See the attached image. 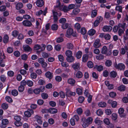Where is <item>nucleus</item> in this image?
I'll return each mask as SVG.
<instances>
[{
    "label": "nucleus",
    "mask_w": 128,
    "mask_h": 128,
    "mask_svg": "<svg viewBox=\"0 0 128 128\" xmlns=\"http://www.w3.org/2000/svg\"><path fill=\"white\" fill-rule=\"evenodd\" d=\"M101 52L103 54H106V55L109 56L111 54L112 51L109 48L108 49L107 47L104 46L102 48Z\"/></svg>",
    "instance_id": "f257e3e1"
},
{
    "label": "nucleus",
    "mask_w": 128,
    "mask_h": 128,
    "mask_svg": "<svg viewBox=\"0 0 128 128\" xmlns=\"http://www.w3.org/2000/svg\"><path fill=\"white\" fill-rule=\"evenodd\" d=\"M114 66L116 68L121 70H124L125 67L124 64L122 63H119L118 65L116 63H115L114 64Z\"/></svg>",
    "instance_id": "f03ea898"
},
{
    "label": "nucleus",
    "mask_w": 128,
    "mask_h": 128,
    "mask_svg": "<svg viewBox=\"0 0 128 128\" xmlns=\"http://www.w3.org/2000/svg\"><path fill=\"white\" fill-rule=\"evenodd\" d=\"M66 94L67 96L70 97L71 96H74L76 93L75 92H71L70 89L66 88Z\"/></svg>",
    "instance_id": "7ed1b4c3"
},
{
    "label": "nucleus",
    "mask_w": 128,
    "mask_h": 128,
    "mask_svg": "<svg viewBox=\"0 0 128 128\" xmlns=\"http://www.w3.org/2000/svg\"><path fill=\"white\" fill-rule=\"evenodd\" d=\"M100 40L98 39L96 40L94 43L93 46L95 48H98L101 46Z\"/></svg>",
    "instance_id": "20e7f679"
},
{
    "label": "nucleus",
    "mask_w": 128,
    "mask_h": 128,
    "mask_svg": "<svg viewBox=\"0 0 128 128\" xmlns=\"http://www.w3.org/2000/svg\"><path fill=\"white\" fill-rule=\"evenodd\" d=\"M34 113L33 110L29 109L28 110L25 111L24 112L25 116L27 117H30V116L31 115L33 114Z\"/></svg>",
    "instance_id": "39448f33"
},
{
    "label": "nucleus",
    "mask_w": 128,
    "mask_h": 128,
    "mask_svg": "<svg viewBox=\"0 0 128 128\" xmlns=\"http://www.w3.org/2000/svg\"><path fill=\"white\" fill-rule=\"evenodd\" d=\"M44 87H41L40 88H37L34 89V90L33 92L35 94H39L40 92H43L44 90Z\"/></svg>",
    "instance_id": "423d86ee"
},
{
    "label": "nucleus",
    "mask_w": 128,
    "mask_h": 128,
    "mask_svg": "<svg viewBox=\"0 0 128 128\" xmlns=\"http://www.w3.org/2000/svg\"><path fill=\"white\" fill-rule=\"evenodd\" d=\"M22 23L23 25L26 26L30 27L32 25V24L31 22L30 21L27 20L24 21Z\"/></svg>",
    "instance_id": "0eeeda50"
},
{
    "label": "nucleus",
    "mask_w": 128,
    "mask_h": 128,
    "mask_svg": "<svg viewBox=\"0 0 128 128\" xmlns=\"http://www.w3.org/2000/svg\"><path fill=\"white\" fill-rule=\"evenodd\" d=\"M8 123V121L7 119L3 120L2 122V125L1 127L2 128H4L6 127V125Z\"/></svg>",
    "instance_id": "6e6552de"
},
{
    "label": "nucleus",
    "mask_w": 128,
    "mask_h": 128,
    "mask_svg": "<svg viewBox=\"0 0 128 128\" xmlns=\"http://www.w3.org/2000/svg\"><path fill=\"white\" fill-rule=\"evenodd\" d=\"M73 30L71 28H70L67 30L66 36L68 38H70V36L73 33Z\"/></svg>",
    "instance_id": "1a4fd4ad"
},
{
    "label": "nucleus",
    "mask_w": 128,
    "mask_h": 128,
    "mask_svg": "<svg viewBox=\"0 0 128 128\" xmlns=\"http://www.w3.org/2000/svg\"><path fill=\"white\" fill-rule=\"evenodd\" d=\"M103 30L104 32H110L112 29V27L110 26H105L103 27Z\"/></svg>",
    "instance_id": "9d476101"
},
{
    "label": "nucleus",
    "mask_w": 128,
    "mask_h": 128,
    "mask_svg": "<svg viewBox=\"0 0 128 128\" xmlns=\"http://www.w3.org/2000/svg\"><path fill=\"white\" fill-rule=\"evenodd\" d=\"M36 4L38 6L41 7L44 4V2L43 0H38L36 2Z\"/></svg>",
    "instance_id": "9b49d317"
},
{
    "label": "nucleus",
    "mask_w": 128,
    "mask_h": 128,
    "mask_svg": "<svg viewBox=\"0 0 128 128\" xmlns=\"http://www.w3.org/2000/svg\"><path fill=\"white\" fill-rule=\"evenodd\" d=\"M23 48L26 52H30L32 50V48L28 45H26L23 46Z\"/></svg>",
    "instance_id": "f8f14e48"
},
{
    "label": "nucleus",
    "mask_w": 128,
    "mask_h": 128,
    "mask_svg": "<svg viewBox=\"0 0 128 128\" xmlns=\"http://www.w3.org/2000/svg\"><path fill=\"white\" fill-rule=\"evenodd\" d=\"M45 75L46 77L48 78L49 79L52 78L53 76L52 73L49 71L47 72L45 74Z\"/></svg>",
    "instance_id": "ddd939ff"
},
{
    "label": "nucleus",
    "mask_w": 128,
    "mask_h": 128,
    "mask_svg": "<svg viewBox=\"0 0 128 128\" xmlns=\"http://www.w3.org/2000/svg\"><path fill=\"white\" fill-rule=\"evenodd\" d=\"M67 82L69 84L73 86L74 84L76 81L74 79L72 78H70L68 80Z\"/></svg>",
    "instance_id": "4468645a"
},
{
    "label": "nucleus",
    "mask_w": 128,
    "mask_h": 128,
    "mask_svg": "<svg viewBox=\"0 0 128 128\" xmlns=\"http://www.w3.org/2000/svg\"><path fill=\"white\" fill-rule=\"evenodd\" d=\"M57 112V110L55 108H50L48 109V112L51 114H55Z\"/></svg>",
    "instance_id": "2eb2a0df"
},
{
    "label": "nucleus",
    "mask_w": 128,
    "mask_h": 128,
    "mask_svg": "<svg viewBox=\"0 0 128 128\" xmlns=\"http://www.w3.org/2000/svg\"><path fill=\"white\" fill-rule=\"evenodd\" d=\"M55 8H58L59 10H61L62 6H61L59 0H58L57 2L56 5L55 6Z\"/></svg>",
    "instance_id": "dca6fc26"
},
{
    "label": "nucleus",
    "mask_w": 128,
    "mask_h": 128,
    "mask_svg": "<svg viewBox=\"0 0 128 128\" xmlns=\"http://www.w3.org/2000/svg\"><path fill=\"white\" fill-rule=\"evenodd\" d=\"M80 12V10L78 8H76L74 9L72 11V15H75L77 14Z\"/></svg>",
    "instance_id": "f3484780"
},
{
    "label": "nucleus",
    "mask_w": 128,
    "mask_h": 128,
    "mask_svg": "<svg viewBox=\"0 0 128 128\" xmlns=\"http://www.w3.org/2000/svg\"><path fill=\"white\" fill-rule=\"evenodd\" d=\"M105 64L106 66L110 67L112 65V62L110 60H107L106 61Z\"/></svg>",
    "instance_id": "a211bd4d"
},
{
    "label": "nucleus",
    "mask_w": 128,
    "mask_h": 128,
    "mask_svg": "<svg viewBox=\"0 0 128 128\" xmlns=\"http://www.w3.org/2000/svg\"><path fill=\"white\" fill-rule=\"evenodd\" d=\"M94 68H96L98 70L99 72L102 70L103 69V66L101 65L99 66L96 65L94 66Z\"/></svg>",
    "instance_id": "6ab92c4d"
},
{
    "label": "nucleus",
    "mask_w": 128,
    "mask_h": 128,
    "mask_svg": "<svg viewBox=\"0 0 128 128\" xmlns=\"http://www.w3.org/2000/svg\"><path fill=\"white\" fill-rule=\"evenodd\" d=\"M66 59L67 61L69 62H72L74 60V57L73 56L67 57Z\"/></svg>",
    "instance_id": "aec40b11"
},
{
    "label": "nucleus",
    "mask_w": 128,
    "mask_h": 128,
    "mask_svg": "<svg viewBox=\"0 0 128 128\" xmlns=\"http://www.w3.org/2000/svg\"><path fill=\"white\" fill-rule=\"evenodd\" d=\"M117 75V73L116 72L114 71L111 72L110 76L112 78H114L116 77Z\"/></svg>",
    "instance_id": "412c9836"
},
{
    "label": "nucleus",
    "mask_w": 128,
    "mask_h": 128,
    "mask_svg": "<svg viewBox=\"0 0 128 128\" xmlns=\"http://www.w3.org/2000/svg\"><path fill=\"white\" fill-rule=\"evenodd\" d=\"M79 67L80 64L79 63H76L72 65V68L75 70L78 69Z\"/></svg>",
    "instance_id": "4be33fe9"
},
{
    "label": "nucleus",
    "mask_w": 128,
    "mask_h": 128,
    "mask_svg": "<svg viewBox=\"0 0 128 128\" xmlns=\"http://www.w3.org/2000/svg\"><path fill=\"white\" fill-rule=\"evenodd\" d=\"M88 59V56L87 54H84L83 56L82 57V61L83 62H86Z\"/></svg>",
    "instance_id": "5701e85b"
},
{
    "label": "nucleus",
    "mask_w": 128,
    "mask_h": 128,
    "mask_svg": "<svg viewBox=\"0 0 128 128\" xmlns=\"http://www.w3.org/2000/svg\"><path fill=\"white\" fill-rule=\"evenodd\" d=\"M23 5L22 3L19 2L18 3L16 6V8L17 10H20L23 7Z\"/></svg>",
    "instance_id": "b1692460"
},
{
    "label": "nucleus",
    "mask_w": 128,
    "mask_h": 128,
    "mask_svg": "<svg viewBox=\"0 0 128 128\" xmlns=\"http://www.w3.org/2000/svg\"><path fill=\"white\" fill-rule=\"evenodd\" d=\"M96 31L94 29L90 30L88 32V34L90 36H92L95 34Z\"/></svg>",
    "instance_id": "393cba45"
},
{
    "label": "nucleus",
    "mask_w": 128,
    "mask_h": 128,
    "mask_svg": "<svg viewBox=\"0 0 128 128\" xmlns=\"http://www.w3.org/2000/svg\"><path fill=\"white\" fill-rule=\"evenodd\" d=\"M8 36L7 35H5L3 38V42L5 44L7 43L8 41Z\"/></svg>",
    "instance_id": "a878e982"
},
{
    "label": "nucleus",
    "mask_w": 128,
    "mask_h": 128,
    "mask_svg": "<svg viewBox=\"0 0 128 128\" xmlns=\"http://www.w3.org/2000/svg\"><path fill=\"white\" fill-rule=\"evenodd\" d=\"M66 54L67 57L72 56V52L70 50H68L66 52Z\"/></svg>",
    "instance_id": "bb28decb"
},
{
    "label": "nucleus",
    "mask_w": 128,
    "mask_h": 128,
    "mask_svg": "<svg viewBox=\"0 0 128 128\" xmlns=\"http://www.w3.org/2000/svg\"><path fill=\"white\" fill-rule=\"evenodd\" d=\"M76 77L78 78H81L82 76V73L80 71H78L76 74Z\"/></svg>",
    "instance_id": "cd10ccee"
},
{
    "label": "nucleus",
    "mask_w": 128,
    "mask_h": 128,
    "mask_svg": "<svg viewBox=\"0 0 128 128\" xmlns=\"http://www.w3.org/2000/svg\"><path fill=\"white\" fill-rule=\"evenodd\" d=\"M78 32L82 34H84L86 32V30L85 28L83 27L81 28L80 30V32Z\"/></svg>",
    "instance_id": "c85d7f7f"
},
{
    "label": "nucleus",
    "mask_w": 128,
    "mask_h": 128,
    "mask_svg": "<svg viewBox=\"0 0 128 128\" xmlns=\"http://www.w3.org/2000/svg\"><path fill=\"white\" fill-rule=\"evenodd\" d=\"M74 27L77 30L78 32H80V30L81 28V26L79 23H76L74 25Z\"/></svg>",
    "instance_id": "c756f323"
},
{
    "label": "nucleus",
    "mask_w": 128,
    "mask_h": 128,
    "mask_svg": "<svg viewBox=\"0 0 128 128\" xmlns=\"http://www.w3.org/2000/svg\"><path fill=\"white\" fill-rule=\"evenodd\" d=\"M98 106L101 107H105L106 106V104L104 102H101L98 104Z\"/></svg>",
    "instance_id": "7c9ffc66"
},
{
    "label": "nucleus",
    "mask_w": 128,
    "mask_h": 128,
    "mask_svg": "<svg viewBox=\"0 0 128 128\" xmlns=\"http://www.w3.org/2000/svg\"><path fill=\"white\" fill-rule=\"evenodd\" d=\"M62 8L61 10H63L65 12H67L70 10L68 6H64L63 7L62 6Z\"/></svg>",
    "instance_id": "2f4dec72"
},
{
    "label": "nucleus",
    "mask_w": 128,
    "mask_h": 128,
    "mask_svg": "<svg viewBox=\"0 0 128 128\" xmlns=\"http://www.w3.org/2000/svg\"><path fill=\"white\" fill-rule=\"evenodd\" d=\"M115 9L116 10L120 12H122V8L121 6L118 5L116 6Z\"/></svg>",
    "instance_id": "473e14b6"
},
{
    "label": "nucleus",
    "mask_w": 128,
    "mask_h": 128,
    "mask_svg": "<svg viewBox=\"0 0 128 128\" xmlns=\"http://www.w3.org/2000/svg\"><path fill=\"white\" fill-rule=\"evenodd\" d=\"M88 67L90 68H92L94 66L93 63L91 61H88L87 63Z\"/></svg>",
    "instance_id": "72a5a7b5"
},
{
    "label": "nucleus",
    "mask_w": 128,
    "mask_h": 128,
    "mask_svg": "<svg viewBox=\"0 0 128 128\" xmlns=\"http://www.w3.org/2000/svg\"><path fill=\"white\" fill-rule=\"evenodd\" d=\"M118 89L120 91H124L125 90V87L124 86L122 85L118 88Z\"/></svg>",
    "instance_id": "f704fd0d"
},
{
    "label": "nucleus",
    "mask_w": 128,
    "mask_h": 128,
    "mask_svg": "<svg viewBox=\"0 0 128 128\" xmlns=\"http://www.w3.org/2000/svg\"><path fill=\"white\" fill-rule=\"evenodd\" d=\"M82 55V52L81 51H79L77 53L76 57L78 59H80L81 58Z\"/></svg>",
    "instance_id": "c9c22d12"
},
{
    "label": "nucleus",
    "mask_w": 128,
    "mask_h": 128,
    "mask_svg": "<svg viewBox=\"0 0 128 128\" xmlns=\"http://www.w3.org/2000/svg\"><path fill=\"white\" fill-rule=\"evenodd\" d=\"M41 96L42 98L44 99H46L48 96L47 94L44 92L41 94Z\"/></svg>",
    "instance_id": "e433bc0d"
},
{
    "label": "nucleus",
    "mask_w": 128,
    "mask_h": 128,
    "mask_svg": "<svg viewBox=\"0 0 128 128\" xmlns=\"http://www.w3.org/2000/svg\"><path fill=\"white\" fill-rule=\"evenodd\" d=\"M126 25V24L125 23H123V24L120 23L118 25L119 28H121L124 30H125V26Z\"/></svg>",
    "instance_id": "4c0bfd02"
},
{
    "label": "nucleus",
    "mask_w": 128,
    "mask_h": 128,
    "mask_svg": "<svg viewBox=\"0 0 128 128\" xmlns=\"http://www.w3.org/2000/svg\"><path fill=\"white\" fill-rule=\"evenodd\" d=\"M86 118H84L83 119V120H84L83 123L82 124V126L84 128H85L89 124L87 122H86Z\"/></svg>",
    "instance_id": "58836bf2"
},
{
    "label": "nucleus",
    "mask_w": 128,
    "mask_h": 128,
    "mask_svg": "<svg viewBox=\"0 0 128 128\" xmlns=\"http://www.w3.org/2000/svg\"><path fill=\"white\" fill-rule=\"evenodd\" d=\"M74 46L72 44L70 43H68L67 45V47L68 48L70 49H72Z\"/></svg>",
    "instance_id": "ea45409f"
},
{
    "label": "nucleus",
    "mask_w": 128,
    "mask_h": 128,
    "mask_svg": "<svg viewBox=\"0 0 128 128\" xmlns=\"http://www.w3.org/2000/svg\"><path fill=\"white\" fill-rule=\"evenodd\" d=\"M51 28L53 30H56L58 28V26L56 24H54L52 26Z\"/></svg>",
    "instance_id": "a19ab883"
},
{
    "label": "nucleus",
    "mask_w": 128,
    "mask_h": 128,
    "mask_svg": "<svg viewBox=\"0 0 128 128\" xmlns=\"http://www.w3.org/2000/svg\"><path fill=\"white\" fill-rule=\"evenodd\" d=\"M97 59L98 60H101L103 59L104 58V56L102 54H100L96 57Z\"/></svg>",
    "instance_id": "79ce46f5"
},
{
    "label": "nucleus",
    "mask_w": 128,
    "mask_h": 128,
    "mask_svg": "<svg viewBox=\"0 0 128 128\" xmlns=\"http://www.w3.org/2000/svg\"><path fill=\"white\" fill-rule=\"evenodd\" d=\"M2 107L4 110L6 109L8 107V105L5 103H4L2 105Z\"/></svg>",
    "instance_id": "37998d69"
},
{
    "label": "nucleus",
    "mask_w": 128,
    "mask_h": 128,
    "mask_svg": "<svg viewBox=\"0 0 128 128\" xmlns=\"http://www.w3.org/2000/svg\"><path fill=\"white\" fill-rule=\"evenodd\" d=\"M85 120L86 121V122H87L89 124H91L92 121V118L91 117H89L87 119H86Z\"/></svg>",
    "instance_id": "c03bdc74"
},
{
    "label": "nucleus",
    "mask_w": 128,
    "mask_h": 128,
    "mask_svg": "<svg viewBox=\"0 0 128 128\" xmlns=\"http://www.w3.org/2000/svg\"><path fill=\"white\" fill-rule=\"evenodd\" d=\"M41 47L40 48H41V50L40 51H37V52L38 53H40L41 52V51H42L44 50L46 46L45 44H42L41 45Z\"/></svg>",
    "instance_id": "a18cd8bd"
},
{
    "label": "nucleus",
    "mask_w": 128,
    "mask_h": 128,
    "mask_svg": "<svg viewBox=\"0 0 128 128\" xmlns=\"http://www.w3.org/2000/svg\"><path fill=\"white\" fill-rule=\"evenodd\" d=\"M18 34V31L15 30L12 32V35L13 36L16 37L17 36Z\"/></svg>",
    "instance_id": "49530a36"
},
{
    "label": "nucleus",
    "mask_w": 128,
    "mask_h": 128,
    "mask_svg": "<svg viewBox=\"0 0 128 128\" xmlns=\"http://www.w3.org/2000/svg\"><path fill=\"white\" fill-rule=\"evenodd\" d=\"M68 24L67 23H65L62 25V28L64 29H66L68 28Z\"/></svg>",
    "instance_id": "de8ad7c7"
},
{
    "label": "nucleus",
    "mask_w": 128,
    "mask_h": 128,
    "mask_svg": "<svg viewBox=\"0 0 128 128\" xmlns=\"http://www.w3.org/2000/svg\"><path fill=\"white\" fill-rule=\"evenodd\" d=\"M25 42L27 44H31L32 42V40L30 38H28L26 40Z\"/></svg>",
    "instance_id": "09e8293b"
},
{
    "label": "nucleus",
    "mask_w": 128,
    "mask_h": 128,
    "mask_svg": "<svg viewBox=\"0 0 128 128\" xmlns=\"http://www.w3.org/2000/svg\"><path fill=\"white\" fill-rule=\"evenodd\" d=\"M36 74L34 72H32L30 74V76L31 78L32 79H35L37 77Z\"/></svg>",
    "instance_id": "8fccbe9b"
},
{
    "label": "nucleus",
    "mask_w": 128,
    "mask_h": 128,
    "mask_svg": "<svg viewBox=\"0 0 128 128\" xmlns=\"http://www.w3.org/2000/svg\"><path fill=\"white\" fill-rule=\"evenodd\" d=\"M59 22L61 24L64 23L66 22V20L65 18H62L59 20Z\"/></svg>",
    "instance_id": "3c124183"
},
{
    "label": "nucleus",
    "mask_w": 128,
    "mask_h": 128,
    "mask_svg": "<svg viewBox=\"0 0 128 128\" xmlns=\"http://www.w3.org/2000/svg\"><path fill=\"white\" fill-rule=\"evenodd\" d=\"M111 38L110 36L108 34H106L104 36V38L106 40H110Z\"/></svg>",
    "instance_id": "603ef678"
},
{
    "label": "nucleus",
    "mask_w": 128,
    "mask_h": 128,
    "mask_svg": "<svg viewBox=\"0 0 128 128\" xmlns=\"http://www.w3.org/2000/svg\"><path fill=\"white\" fill-rule=\"evenodd\" d=\"M12 94L14 96H16L18 94V91L16 90H14L12 91Z\"/></svg>",
    "instance_id": "864d4df0"
},
{
    "label": "nucleus",
    "mask_w": 128,
    "mask_h": 128,
    "mask_svg": "<svg viewBox=\"0 0 128 128\" xmlns=\"http://www.w3.org/2000/svg\"><path fill=\"white\" fill-rule=\"evenodd\" d=\"M76 92L79 95H81L82 93V90L80 88H77L76 90Z\"/></svg>",
    "instance_id": "5fc2aeb1"
},
{
    "label": "nucleus",
    "mask_w": 128,
    "mask_h": 128,
    "mask_svg": "<svg viewBox=\"0 0 128 128\" xmlns=\"http://www.w3.org/2000/svg\"><path fill=\"white\" fill-rule=\"evenodd\" d=\"M112 119L114 120H116L117 118V116L116 114L115 113L113 114L112 115Z\"/></svg>",
    "instance_id": "6e6d98bb"
},
{
    "label": "nucleus",
    "mask_w": 128,
    "mask_h": 128,
    "mask_svg": "<svg viewBox=\"0 0 128 128\" xmlns=\"http://www.w3.org/2000/svg\"><path fill=\"white\" fill-rule=\"evenodd\" d=\"M42 55L44 58H47L49 56L48 55V53L45 52H43L42 53Z\"/></svg>",
    "instance_id": "4d7b16f0"
},
{
    "label": "nucleus",
    "mask_w": 128,
    "mask_h": 128,
    "mask_svg": "<svg viewBox=\"0 0 128 128\" xmlns=\"http://www.w3.org/2000/svg\"><path fill=\"white\" fill-rule=\"evenodd\" d=\"M15 125L18 127L22 125V123L20 121H16L14 122Z\"/></svg>",
    "instance_id": "13d9d810"
},
{
    "label": "nucleus",
    "mask_w": 128,
    "mask_h": 128,
    "mask_svg": "<svg viewBox=\"0 0 128 128\" xmlns=\"http://www.w3.org/2000/svg\"><path fill=\"white\" fill-rule=\"evenodd\" d=\"M0 79L1 81L3 82H4L6 80V78L4 75H2L0 76Z\"/></svg>",
    "instance_id": "bf43d9fd"
},
{
    "label": "nucleus",
    "mask_w": 128,
    "mask_h": 128,
    "mask_svg": "<svg viewBox=\"0 0 128 128\" xmlns=\"http://www.w3.org/2000/svg\"><path fill=\"white\" fill-rule=\"evenodd\" d=\"M6 100L9 102H12V98L9 96H7L6 97Z\"/></svg>",
    "instance_id": "052dcab7"
},
{
    "label": "nucleus",
    "mask_w": 128,
    "mask_h": 128,
    "mask_svg": "<svg viewBox=\"0 0 128 128\" xmlns=\"http://www.w3.org/2000/svg\"><path fill=\"white\" fill-rule=\"evenodd\" d=\"M125 30H122L121 28H119L118 31V35L119 36H121L122 35V34L124 33V31Z\"/></svg>",
    "instance_id": "680f3d73"
},
{
    "label": "nucleus",
    "mask_w": 128,
    "mask_h": 128,
    "mask_svg": "<svg viewBox=\"0 0 128 128\" xmlns=\"http://www.w3.org/2000/svg\"><path fill=\"white\" fill-rule=\"evenodd\" d=\"M7 52L9 53H11L13 52V49L11 47H9L7 49Z\"/></svg>",
    "instance_id": "e2e57ef3"
},
{
    "label": "nucleus",
    "mask_w": 128,
    "mask_h": 128,
    "mask_svg": "<svg viewBox=\"0 0 128 128\" xmlns=\"http://www.w3.org/2000/svg\"><path fill=\"white\" fill-rule=\"evenodd\" d=\"M27 84L28 86L30 87L32 86L33 85V82L31 80H28L27 82Z\"/></svg>",
    "instance_id": "0e129e2a"
},
{
    "label": "nucleus",
    "mask_w": 128,
    "mask_h": 128,
    "mask_svg": "<svg viewBox=\"0 0 128 128\" xmlns=\"http://www.w3.org/2000/svg\"><path fill=\"white\" fill-rule=\"evenodd\" d=\"M41 48L40 46L38 44L35 45L34 46V50H37Z\"/></svg>",
    "instance_id": "69168bd1"
},
{
    "label": "nucleus",
    "mask_w": 128,
    "mask_h": 128,
    "mask_svg": "<svg viewBox=\"0 0 128 128\" xmlns=\"http://www.w3.org/2000/svg\"><path fill=\"white\" fill-rule=\"evenodd\" d=\"M96 113L98 116H100L103 114V112L101 110L99 109L96 111Z\"/></svg>",
    "instance_id": "338daca9"
},
{
    "label": "nucleus",
    "mask_w": 128,
    "mask_h": 128,
    "mask_svg": "<svg viewBox=\"0 0 128 128\" xmlns=\"http://www.w3.org/2000/svg\"><path fill=\"white\" fill-rule=\"evenodd\" d=\"M64 40V39L62 37H59L56 40V42L58 43L62 42Z\"/></svg>",
    "instance_id": "774afa93"
}]
</instances>
